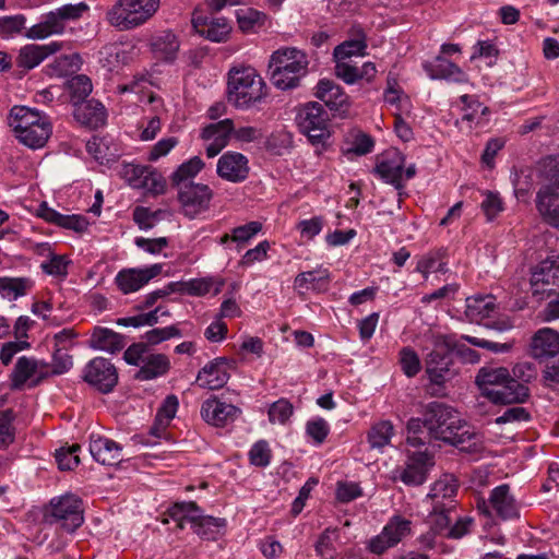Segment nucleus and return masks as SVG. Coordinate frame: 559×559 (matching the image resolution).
Returning a JSON list of instances; mask_svg holds the SVG:
<instances>
[{"label":"nucleus","instance_id":"obj_1","mask_svg":"<svg viewBox=\"0 0 559 559\" xmlns=\"http://www.w3.org/2000/svg\"><path fill=\"white\" fill-rule=\"evenodd\" d=\"M425 428L430 438L449 443L461 452L475 454L484 449L483 436L459 412L442 402H430L424 408Z\"/></svg>","mask_w":559,"mask_h":559},{"label":"nucleus","instance_id":"obj_2","mask_svg":"<svg viewBox=\"0 0 559 559\" xmlns=\"http://www.w3.org/2000/svg\"><path fill=\"white\" fill-rule=\"evenodd\" d=\"M8 121L16 139L33 150L43 147L52 133L49 117L26 106L11 108Z\"/></svg>","mask_w":559,"mask_h":559},{"label":"nucleus","instance_id":"obj_3","mask_svg":"<svg viewBox=\"0 0 559 559\" xmlns=\"http://www.w3.org/2000/svg\"><path fill=\"white\" fill-rule=\"evenodd\" d=\"M309 60L305 51L286 47L275 50L269 61L271 81L282 91L294 90L308 73Z\"/></svg>","mask_w":559,"mask_h":559},{"label":"nucleus","instance_id":"obj_4","mask_svg":"<svg viewBox=\"0 0 559 559\" xmlns=\"http://www.w3.org/2000/svg\"><path fill=\"white\" fill-rule=\"evenodd\" d=\"M267 94L263 79L251 67L233 68L228 72L227 100L237 109L261 103Z\"/></svg>","mask_w":559,"mask_h":559},{"label":"nucleus","instance_id":"obj_5","mask_svg":"<svg viewBox=\"0 0 559 559\" xmlns=\"http://www.w3.org/2000/svg\"><path fill=\"white\" fill-rule=\"evenodd\" d=\"M160 0H118L108 11L110 25L130 31L145 24L159 9Z\"/></svg>","mask_w":559,"mask_h":559},{"label":"nucleus","instance_id":"obj_6","mask_svg":"<svg viewBox=\"0 0 559 559\" xmlns=\"http://www.w3.org/2000/svg\"><path fill=\"white\" fill-rule=\"evenodd\" d=\"M539 171L548 183L537 193V209L548 224L559 228V207L555 205L559 194V156L544 158Z\"/></svg>","mask_w":559,"mask_h":559},{"label":"nucleus","instance_id":"obj_7","mask_svg":"<svg viewBox=\"0 0 559 559\" xmlns=\"http://www.w3.org/2000/svg\"><path fill=\"white\" fill-rule=\"evenodd\" d=\"M123 359L128 365L138 366L134 379L148 381L167 373L170 368L168 357L159 353H151L144 342L130 345L123 353Z\"/></svg>","mask_w":559,"mask_h":559},{"label":"nucleus","instance_id":"obj_8","mask_svg":"<svg viewBox=\"0 0 559 559\" xmlns=\"http://www.w3.org/2000/svg\"><path fill=\"white\" fill-rule=\"evenodd\" d=\"M431 343L433 349L426 358V372L432 383L442 385L457 373L453 367L452 353H450V347L453 346V336L432 334Z\"/></svg>","mask_w":559,"mask_h":559},{"label":"nucleus","instance_id":"obj_9","mask_svg":"<svg viewBox=\"0 0 559 559\" xmlns=\"http://www.w3.org/2000/svg\"><path fill=\"white\" fill-rule=\"evenodd\" d=\"M45 519L50 524H58L68 533L74 532L83 524L82 500L73 495L67 493L50 500Z\"/></svg>","mask_w":559,"mask_h":559},{"label":"nucleus","instance_id":"obj_10","mask_svg":"<svg viewBox=\"0 0 559 559\" xmlns=\"http://www.w3.org/2000/svg\"><path fill=\"white\" fill-rule=\"evenodd\" d=\"M296 119L300 131L312 144H324L330 138V118L320 103L310 102L304 105Z\"/></svg>","mask_w":559,"mask_h":559},{"label":"nucleus","instance_id":"obj_11","mask_svg":"<svg viewBox=\"0 0 559 559\" xmlns=\"http://www.w3.org/2000/svg\"><path fill=\"white\" fill-rule=\"evenodd\" d=\"M82 379L99 393L108 394L118 384L119 377L117 368L109 359L95 357L85 365Z\"/></svg>","mask_w":559,"mask_h":559},{"label":"nucleus","instance_id":"obj_12","mask_svg":"<svg viewBox=\"0 0 559 559\" xmlns=\"http://www.w3.org/2000/svg\"><path fill=\"white\" fill-rule=\"evenodd\" d=\"M478 510L491 516L492 511L503 521L515 520L520 518V508L514 496L511 493L510 486L502 484L495 487L489 495L488 501L478 502Z\"/></svg>","mask_w":559,"mask_h":559},{"label":"nucleus","instance_id":"obj_13","mask_svg":"<svg viewBox=\"0 0 559 559\" xmlns=\"http://www.w3.org/2000/svg\"><path fill=\"white\" fill-rule=\"evenodd\" d=\"M175 188L177 190L178 202L180 203L185 216L194 218L209 210L213 191L207 185L195 182Z\"/></svg>","mask_w":559,"mask_h":559},{"label":"nucleus","instance_id":"obj_14","mask_svg":"<svg viewBox=\"0 0 559 559\" xmlns=\"http://www.w3.org/2000/svg\"><path fill=\"white\" fill-rule=\"evenodd\" d=\"M49 377V364L22 356L17 359L14 369L10 376L11 389L23 390L26 382L28 386H37L43 380Z\"/></svg>","mask_w":559,"mask_h":559},{"label":"nucleus","instance_id":"obj_15","mask_svg":"<svg viewBox=\"0 0 559 559\" xmlns=\"http://www.w3.org/2000/svg\"><path fill=\"white\" fill-rule=\"evenodd\" d=\"M433 465V456L427 451L411 452L405 466L394 471V479H400L407 486H420L427 480L428 473Z\"/></svg>","mask_w":559,"mask_h":559},{"label":"nucleus","instance_id":"obj_16","mask_svg":"<svg viewBox=\"0 0 559 559\" xmlns=\"http://www.w3.org/2000/svg\"><path fill=\"white\" fill-rule=\"evenodd\" d=\"M411 521L394 516L382 530V532L371 538L369 550L376 555H381L389 548L397 545L404 536L411 532Z\"/></svg>","mask_w":559,"mask_h":559},{"label":"nucleus","instance_id":"obj_17","mask_svg":"<svg viewBox=\"0 0 559 559\" xmlns=\"http://www.w3.org/2000/svg\"><path fill=\"white\" fill-rule=\"evenodd\" d=\"M163 264L156 263L147 267L123 269L118 272L115 282L123 294L138 292L152 278L162 273Z\"/></svg>","mask_w":559,"mask_h":559},{"label":"nucleus","instance_id":"obj_18","mask_svg":"<svg viewBox=\"0 0 559 559\" xmlns=\"http://www.w3.org/2000/svg\"><path fill=\"white\" fill-rule=\"evenodd\" d=\"M457 491V484L452 475H443L436 480L426 497L425 502L433 510H453L455 508L454 497Z\"/></svg>","mask_w":559,"mask_h":559},{"label":"nucleus","instance_id":"obj_19","mask_svg":"<svg viewBox=\"0 0 559 559\" xmlns=\"http://www.w3.org/2000/svg\"><path fill=\"white\" fill-rule=\"evenodd\" d=\"M248 158L238 152H226L217 162V175L230 182H242L249 175Z\"/></svg>","mask_w":559,"mask_h":559},{"label":"nucleus","instance_id":"obj_20","mask_svg":"<svg viewBox=\"0 0 559 559\" xmlns=\"http://www.w3.org/2000/svg\"><path fill=\"white\" fill-rule=\"evenodd\" d=\"M200 413L207 424L223 427L233 423L240 413V409L213 396L202 403Z\"/></svg>","mask_w":559,"mask_h":559},{"label":"nucleus","instance_id":"obj_21","mask_svg":"<svg viewBox=\"0 0 559 559\" xmlns=\"http://www.w3.org/2000/svg\"><path fill=\"white\" fill-rule=\"evenodd\" d=\"M530 395L527 385L512 378L511 374L499 386L490 389L487 399L495 404L524 403Z\"/></svg>","mask_w":559,"mask_h":559},{"label":"nucleus","instance_id":"obj_22","mask_svg":"<svg viewBox=\"0 0 559 559\" xmlns=\"http://www.w3.org/2000/svg\"><path fill=\"white\" fill-rule=\"evenodd\" d=\"M192 25L198 34L214 43L226 41L231 31L225 17L193 15Z\"/></svg>","mask_w":559,"mask_h":559},{"label":"nucleus","instance_id":"obj_23","mask_svg":"<svg viewBox=\"0 0 559 559\" xmlns=\"http://www.w3.org/2000/svg\"><path fill=\"white\" fill-rule=\"evenodd\" d=\"M61 43L51 41L46 45L29 44L23 46L15 59L17 68L23 72L32 70L40 64L48 56L56 53L61 49Z\"/></svg>","mask_w":559,"mask_h":559},{"label":"nucleus","instance_id":"obj_24","mask_svg":"<svg viewBox=\"0 0 559 559\" xmlns=\"http://www.w3.org/2000/svg\"><path fill=\"white\" fill-rule=\"evenodd\" d=\"M228 379L226 359L219 357L206 364L199 371L195 382L200 388L218 390L227 383Z\"/></svg>","mask_w":559,"mask_h":559},{"label":"nucleus","instance_id":"obj_25","mask_svg":"<svg viewBox=\"0 0 559 559\" xmlns=\"http://www.w3.org/2000/svg\"><path fill=\"white\" fill-rule=\"evenodd\" d=\"M314 96L331 111L344 112L348 107V97L342 87L328 79L318 82Z\"/></svg>","mask_w":559,"mask_h":559},{"label":"nucleus","instance_id":"obj_26","mask_svg":"<svg viewBox=\"0 0 559 559\" xmlns=\"http://www.w3.org/2000/svg\"><path fill=\"white\" fill-rule=\"evenodd\" d=\"M122 447L116 441L106 437H92L90 453L95 461L103 465L114 466L122 461Z\"/></svg>","mask_w":559,"mask_h":559},{"label":"nucleus","instance_id":"obj_27","mask_svg":"<svg viewBox=\"0 0 559 559\" xmlns=\"http://www.w3.org/2000/svg\"><path fill=\"white\" fill-rule=\"evenodd\" d=\"M534 358L545 359L559 354V333L550 328L539 329L531 342Z\"/></svg>","mask_w":559,"mask_h":559},{"label":"nucleus","instance_id":"obj_28","mask_svg":"<svg viewBox=\"0 0 559 559\" xmlns=\"http://www.w3.org/2000/svg\"><path fill=\"white\" fill-rule=\"evenodd\" d=\"M424 68L432 80H447L455 83L468 82V78L463 70L442 55L436 57L432 62L425 64Z\"/></svg>","mask_w":559,"mask_h":559},{"label":"nucleus","instance_id":"obj_29","mask_svg":"<svg viewBox=\"0 0 559 559\" xmlns=\"http://www.w3.org/2000/svg\"><path fill=\"white\" fill-rule=\"evenodd\" d=\"M106 109L98 100L90 99L75 105L74 118L78 122L90 129L103 127L106 122Z\"/></svg>","mask_w":559,"mask_h":559},{"label":"nucleus","instance_id":"obj_30","mask_svg":"<svg viewBox=\"0 0 559 559\" xmlns=\"http://www.w3.org/2000/svg\"><path fill=\"white\" fill-rule=\"evenodd\" d=\"M559 282V257H548L536 265L531 275V285L534 293L545 292L539 285H555Z\"/></svg>","mask_w":559,"mask_h":559},{"label":"nucleus","instance_id":"obj_31","mask_svg":"<svg viewBox=\"0 0 559 559\" xmlns=\"http://www.w3.org/2000/svg\"><path fill=\"white\" fill-rule=\"evenodd\" d=\"M367 49V35L359 25L350 28V38L334 48V59H350L353 56H365Z\"/></svg>","mask_w":559,"mask_h":559},{"label":"nucleus","instance_id":"obj_32","mask_svg":"<svg viewBox=\"0 0 559 559\" xmlns=\"http://www.w3.org/2000/svg\"><path fill=\"white\" fill-rule=\"evenodd\" d=\"M496 311V298L492 295H474L466 298L465 316L472 323H480Z\"/></svg>","mask_w":559,"mask_h":559},{"label":"nucleus","instance_id":"obj_33","mask_svg":"<svg viewBox=\"0 0 559 559\" xmlns=\"http://www.w3.org/2000/svg\"><path fill=\"white\" fill-rule=\"evenodd\" d=\"M404 156L395 154L393 158L383 159L377 164L374 173L386 183L394 186L396 190L404 188L402 183Z\"/></svg>","mask_w":559,"mask_h":559},{"label":"nucleus","instance_id":"obj_34","mask_svg":"<svg viewBox=\"0 0 559 559\" xmlns=\"http://www.w3.org/2000/svg\"><path fill=\"white\" fill-rule=\"evenodd\" d=\"M124 337L107 328H95L90 338V346L95 349L115 354L124 347Z\"/></svg>","mask_w":559,"mask_h":559},{"label":"nucleus","instance_id":"obj_35","mask_svg":"<svg viewBox=\"0 0 559 559\" xmlns=\"http://www.w3.org/2000/svg\"><path fill=\"white\" fill-rule=\"evenodd\" d=\"M191 515V527L193 532L204 539H216L221 530L225 526V519L203 515L201 510L199 513Z\"/></svg>","mask_w":559,"mask_h":559},{"label":"nucleus","instance_id":"obj_36","mask_svg":"<svg viewBox=\"0 0 559 559\" xmlns=\"http://www.w3.org/2000/svg\"><path fill=\"white\" fill-rule=\"evenodd\" d=\"M330 281L328 270H314L299 273L294 280V288L299 294L307 290H325Z\"/></svg>","mask_w":559,"mask_h":559},{"label":"nucleus","instance_id":"obj_37","mask_svg":"<svg viewBox=\"0 0 559 559\" xmlns=\"http://www.w3.org/2000/svg\"><path fill=\"white\" fill-rule=\"evenodd\" d=\"M178 283V292L187 293L191 296H204L211 292H213V295L219 294L225 281L221 277H203L194 278L186 283Z\"/></svg>","mask_w":559,"mask_h":559},{"label":"nucleus","instance_id":"obj_38","mask_svg":"<svg viewBox=\"0 0 559 559\" xmlns=\"http://www.w3.org/2000/svg\"><path fill=\"white\" fill-rule=\"evenodd\" d=\"M179 46L177 36L170 31H165L155 36L151 43L155 57L164 61L175 60Z\"/></svg>","mask_w":559,"mask_h":559},{"label":"nucleus","instance_id":"obj_39","mask_svg":"<svg viewBox=\"0 0 559 559\" xmlns=\"http://www.w3.org/2000/svg\"><path fill=\"white\" fill-rule=\"evenodd\" d=\"M63 31L64 22L55 10L46 14L44 21L29 27L25 36L29 39H44L53 34H61Z\"/></svg>","mask_w":559,"mask_h":559},{"label":"nucleus","instance_id":"obj_40","mask_svg":"<svg viewBox=\"0 0 559 559\" xmlns=\"http://www.w3.org/2000/svg\"><path fill=\"white\" fill-rule=\"evenodd\" d=\"M509 376L510 372L504 367H483L479 369L475 382L481 394L487 397L488 391L499 386Z\"/></svg>","mask_w":559,"mask_h":559},{"label":"nucleus","instance_id":"obj_41","mask_svg":"<svg viewBox=\"0 0 559 559\" xmlns=\"http://www.w3.org/2000/svg\"><path fill=\"white\" fill-rule=\"evenodd\" d=\"M394 436V426L390 420H381L370 427L367 432V442L371 450L379 452L389 445Z\"/></svg>","mask_w":559,"mask_h":559},{"label":"nucleus","instance_id":"obj_42","mask_svg":"<svg viewBox=\"0 0 559 559\" xmlns=\"http://www.w3.org/2000/svg\"><path fill=\"white\" fill-rule=\"evenodd\" d=\"M205 164L199 156H193L182 163L171 174L170 181L173 187L194 183L193 179L204 168Z\"/></svg>","mask_w":559,"mask_h":559},{"label":"nucleus","instance_id":"obj_43","mask_svg":"<svg viewBox=\"0 0 559 559\" xmlns=\"http://www.w3.org/2000/svg\"><path fill=\"white\" fill-rule=\"evenodd\" d=\"M179 401L178 397L174 394L167 395L160 407L157 411L155 417V424L151 428V432L155 436H158L159 431H164L165 428L169 425L170 420L176 416L178 411Z\"/></svg>","mask_w":559,"mask_h":559},{"label":"nucleus","instance_id":"obj_44","mask_svg":"<svg viewBox=\"0 0 559 559\" xmlns=\"http://www.w3.org/2000/svg\"><path fill=\"white\" fill-rule=\"evenodd\" d=\"M159 317H170L168 309L158 306L154 310L140 313L132 317L119 318L117 324L121 326L140 328L144 325L153 326L158 323Z\"/></svg>","mask_w":559,"mask_h":559},{"label":"nucleus","instance_id":"obj_45","mask_svg":"<svg viewBox=\"0 0 559 559\" xmlns=\"http://www.w3.org/2000/svg\"><path fill=\"white\" fill-rule=\"evenodd\" d=\"M31 286L32 282L26 277H0V295L9 300L24 296Z\"/></svg>","mask_w":559,"mask_h":559},{"label":"nucleus","instance_id":"obj_46","mask_svg":"<svg viewBox=\"0 0 559 559\" xmlns=\"http://www.w3.org/2000/svg\"><path fill=\"white\" fill-rule=\"evenodd\" d=\"M234 131V122L231 119H224L218 122L210 123L202 129L201 138L204 141L218 142L224 141V144H228L230 134Z\"/></svg>","mask_w":559,"mask_h":559},{"label":"nucleus","instance_id":"obj_47","mask_svg":"<svg viewBox=\"0 0 559 559\" xmlns=\"http://www.w3.org/2000/svg\"><path fill=\"white\" fill-rule=\"evenodd\" d=\"M265 14L253 9L238 10L237 22L239 28L245 33L255 32L265 22Z\"/></svg>","mask_w":559,"mask_h":559},{"label":"nucleus","instance_id":"obj_48","mask_svg":"<svg viewBox=\"0 0 559 559\" xmlns=\"http://www.w3.org/2000/svg\"><path fill=\"white\" fill-rule=\"evenodd\" d=\"M68 87L74 106L83 103L93 90L92 81L84 74L73 76L68 83Z\"/></svg>","mask_w":559,"mask_h":559},{"label":"nucleus","instance_id":"obj_49","mask_svg":"<svg viewBox=\"0 0 559 559\" xmlns=\"http://www.w3.org/2000/svg\"><path fill=\"white\" fill-rule=\"evenodd\" d=\"M200 508L193 501L189 502H178L175 503L171 508H169V516L177 522V527L179 530L185 528L186 522L191 524V515L199 513Z\"/></svg>","mask_w":559,"mask_h":559},{"label":"nucleus","instance_id":"obj_50","mask_svg":"<svg viewBox=\"0 0 559 559\" xmlns=\"http://www.w3.org/2000/svg\"><path fill=\"white\" fill-rule=\"evenodd\" d=\"M294 413L293 404L286 399H280L269 407V420L272 424L285 425Z\"/></svg>","mask_w":559,"mask_h":559},{"label":"nucleus","instance_id":"obj_51","mask_svg":"<svg viewBox=\"0 0 559 559\" xmlns=\"http://www.w3.org/2000/svg\"><path fill=\"white\" fill-rule=\"evenodd\" d=\"M81 450L79 444L69 448H60L56 451V461L61 471H71L80 463L78 452Z\"/></svg>","mask_w":559,"mask_h":559},{"label":"nucleus","instance_id":"obj_52","mask_svg":"<svg viewBox=\"0 0 559 559\" xmlns=\"http://www.w3.org/2000/svg\"><path fill=\"white\" fill-rule=\"evenodd\" d=\"M13 420L14 413L12 409L0 412V449L7 448L14 441Z\"/></svg>","mask_w":559,"mask_h":559},{"label":"nucleus","instance_id":"obj_53","mask_svg":"<svg viewBox=\"0 0 559 559\" xmlns=\"http://www.w3.org/2000/svg\"><path fill=\"white\" fill-rule=\"evenodd\" d=\"M181 332L180 330L175 325H169L166 328H156L153 330H150L145 333L144 338L147 346L148 345H157L164 341H167L173 337H180Z\"/></svg>","mask_w":559,"mask_h":559},{"label":"nucleus","instance_id":"obj_54","mask_svg":"<svg viewBox=\"0 0 559 559\" xmlns=\"http://www.w3.org/2000/svg\"><path fill=\"white\" fill-rule=\"evenodd\" d=\"M400 364L403 372L409 378L416 376L420 370L419 357L415 350L409 347L401 349Z\"/></svg>","mask_w":559,"mask_h":559},{"label":"nucleus","instance_id":"obj_55","mask_svg":"<svg viewBox=\"0 0 559 559\" xmlns=\"http://www.w3.org/2000/svg\"><path fill=\"white\" fill-rule=\"evenodd\" d=\"M162 213V210L150 211L147 207L136 206L133 211V221L139 225L140 229L148 230L154 227Z\"/></svg>","mask_w":559,"mask_h":559},{"label":"nucleus","instance_id":"obj_56","mask_svg":"<svg viewBox=\"0 0 559 559\" xmlns=\"http://www.w3.org/2000/svg\"><path fill=\"white\" fill-rule=\"evenodd\" d=\"M26 19L22 14L0 17V36L12 37L25 28Z\"/></svg>","mask_w":559,"mask_h":559},{"label":"nucleus","instance_id":"obj_57","mask_svg":"<svg viewBox=\"0 0 559 559\" xmlns=\"http://www.w3.org/2000/svg\"><path fill=\"white\" fill-rule=\"evenodd\" d=\"M335 75L346 84H354L358 81V67L352 63L350 59H334Z\"/></svg>","mask_w":559,"mask_h":559},{"label":"nucleus","instance_id":"obj_58","mask_svg":"<svg viewBox=\"0 0 559 559\" xmlns=\"http://www.w3.org/2000/svg\"><path fill=\"white\" fill-rule=\"evenodd\" d=\"M262 229L259 222H250L231 230V240L242 247Z\"/></svg>","mask_w":559,"mask_h":559},{"label":"nucleus","instance_id":"obj_59","mask_svg":"<svg viewBox=\"0 0 559 559\" xmlns=\"http://www.w3.org/2000/svg\"><path fill=\"white\" fill-rule=\"evenodd\" d=\"M178 282H170L164 288L151 292L145 296L144 300L136 306V308L141 311L152 308L157 302V300L178 292Z\"/></svg>","mask_w":559,"mask_h":559},{"label":"nucleus","instance_id":"obj_60","mask_svg":"<svg viewBox=\"0 0 559 559\" xmlns=\"http://www.w3.org/2000/svg\"><path fill=\"white\" fill-rule=\"evenodd\" d=\"M483 194L485 198L480 204L481 210L487 219L492 221L503 210L502 200L496 192L486 191Z\"/></svg>","mask_w":559,"mask_h":559},{"label":"nucleus","instance_id":"obj_61","mask_svg":"<svg viewBox=\"0 0 559 559\" xmlns=\"http://www.w3.org/2000/svg\"><path fill=\"white\" fill-rule=\"evenodd\" d=\"M249 459L251 464L260 467H265L270 464L271 451L269 444L264 440L255 442L250 452Z\"/></svg>","mask_w":559,"mask_h":559},{"label":"nucleus","instance_id":"obj_62","mask_svg":"<svg viewBox=\"0 0 559 559\" xmlns=\"http://www.w3.org/2000/svg\"><path fill=\"white\" fill-rule=\"evenodd\" d=\"M150 169L147 166L127 164L123 167V177L133 188H141Z\"/></svg>","mask_w":559,"mask_h":559},{"label":"nucleus","instance_id":"obj_63","mask_svg":"<svg viewBox=\"0 0 559 559\" xmlns=\"http://www.w3.org/2000/svg\"><path fill=\"white\" fill-rule=\"evenodd\" d=\"M73 366L72 356L61 349H57L52 356V364L49 365V377L68 372Z\"/></svg>","mask_w":559,"mask_h":559},{"label":"nucleus","instance_id":"obj_64","mask_svg":"<svg viewBox=\"0 0 559 559\" xmlns=\"http://www.w3.org/2000/svg\"><path fill=\"white\" fill-rule=\"evenodd\" d=\"M69 261L62 255L52 254L48 261L41 263L45 273L53 276L66 277L68 275Z\"/></svg>","mask_w":559,"mask_h":559}]
</instances>
